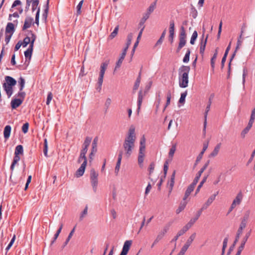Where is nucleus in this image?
<instances>
[{"instance_id": "nucleus-41", "label": "nucleus", "mask_w": 255, "mask_h": 255, "mask_svg": "<svg viewBox=\"0 0 255 255\" xmlns=\"http://www.w3.org/2000/svg\"><path fill=\"white\" fill-rule=\"evenodd\" d=\"M88 206H86V207H85V209H84L83 211L81 213L80 215V217H79V220L80 221H82L83 220V219L87 216V215L88 214Z\"/></svg>"}, {"instance_id": "nucleus-28", "label": "nucleus", "mask_w": 255, "mask_h": 255, "mask_svg": "<svg viewBox=\"0 0 255 255\" xmlns=\"http://www.w3.org/2000/svg\"><path fill=\"white\" fill-rule=\"evenodd\" d=\"M11 127L9 125L6 126L4 128L3 136L5 139L9 138L10 132H11Z\"/></svg>"}, {"instance_id": "nucleus-10", "label": "nucleus", "mask_w": 255, "mask_h": 255, "mask_svg": "<svg viewBox=\"0 0 255 255\" xmlns=\"http://www.w3.org/2000/svg\"><path fill=\"white\" fill-rule=\"evenodd\" d=\"M132 244V241L131 240H127L126 241L124 244L122 251L120 253L121 255H127L128 253V251L129 250L130 247Z\"/></svg>"}, {"instance_id": "nucleus-37", "label": "nucleus", "mask_w": 255, "mask_h": 255, "mask_svg": "<svg viewBox=\"0 0 255 255\" xmlns=\"http://www.w3.org/2000/svg\"><path fill=\"white\" fill-rule=\"evenodd\" d=\"M82 161H83V163H84L85 161L86 165H87V158L86 157V153L81 152L80 155L78 159V162L80 163L81 162H82Z\"/></svg>"}, {"instance_id": "nucleus-30", "label": "nucleus", "mask_w": 255, "mask_h": 255, "mask_svg": "<svg viewBox=\"0 0 255 255\" xmlns=\"http://www.w3.org/2000/svg\"><path fill=\"white\" fill-rule=\"evenodd\" d=\"M156 2L154 1L152 2L149 7L148 8L147 11L145 14H147L148 16H150V14L154 11L156 6Z\"/></svg>"}, {"instance_id": "nucleus-38", "label": "nucleus", "mask_w": 255, "mask_h": 255, "mask_svg": "<svg viewBox=\"0 0 255 255\" xmlns=\"http://www.w3.org/2000/svg\"><path fill=\"white\" fill-rule=\"evenodd\" d=\"M49 0H47L46 4L45 6L44 11L43 13L42 14V17H43V18L45 20L46 19L47 17V14H48V9H49Z\"/></svg>"}, {"instance_id": "nucleus-23", "label": "nucleus", "mask_w": 255, "mask_h": 255, "mask_svg": "<svg viewBox=\"0 0 255 255\" xmlns=\"http://www.w3.org/2000/svg\"><path fill=\"white\" fill-rule=\"evenodd\" d=\"M251 211L247 210L245 212L243 217L241 219V222L247 225L250 218Z\"/></svg>"}, {"instance_id": "nucleus-36", "label": "nucleus", "mask_w": 255, "mask_h": 255, "mask_svg": "<svg viewBox=\"0 0 255 255\" xmlns=\"http://www.w3.org/2000/svg\"><path fill=\"white\" fill-rule=\"evenodd\" d=\"M218 48H217L215 50V53L211 59V65L213 69L215 67V61L218 55Z\"/></svg>"}, {"instance_id": "nucleus-35", "label": "nucleus", "mask_w": 255, "mask_h": 255, "mask_svg": "<svg viewBox=\"0 0 255 255\" xmlns=\"http://www.w3.org/2000/svg\"><path fill=\"white\" fill-rule=\"evenodd\" d=\"M187 204V202L186 201H182L180 203L178 208L176 210V213L177 214H179L181 211H182L185 209V208L186 207V206Z\"/></svg>"}, {"instance_id": "nucleus-6", "label": "nucleus", "mask_w": 255, "mask_h": 255, "mask_svg": "<svg viewBox=\"0 0 255 255\" xmlns=\"http://www.w3.org/2000/svg\"><path fill=\"white\" fill-rule=\"evenodd\" d=\"M243 199V194L242 192H239L236 195L235 198L233 201L231 207L229 210V213L231 212L237 206L240 205Z\"/></svg>"}, {"instance_id": "nucleus-7", "label": "nucleus", "mask_w": 255, "mask_h": 255, "mask_svg": "<svg viewBox=\"0 0 255 255\" xmlns=\"http://www.w3.org/2000/svg\"><path fill=\"white\" fill-rule=\"evenodd\" d=\"M34 37L35 41L36 38V36L34 33H33L32 32H30L28 34V36H27L24 38L23 42H21L22 46L23 47H25L29 43H30V45Z\"/></svg>"}, {"instance_id": "nucleus-15", "label": "nucleus", "mask_w": 255, "mask_h": 255, "mask_svg": "<svg viewBox=\"0 0 255 255\" xmlns=\"http://www.w3.org/2000/svg\"><path fill=\"white\" fill-rule=\"evenodd\" d=\"M22 99L15 98L11 100L10 104L12 109H15L22 103Z\"/></svg>"}, {"instance_id": "nucleus-29", "label": "nucleus", "mask_w": 255, "mask_h": 255, "mask_svg": "<svg viewBox=\"0 0 255 255\" xmlns=\"http://www.w3.org/2000/svg\"><path fill=\"white\" fill-rule=\"evenodd\" d=\"M196 233H193L187 239L186 242L185 243V244L184 245L189 248L192 244L193 241L196 238Z\"/></svg>"}, {"instance_id": "nucleus-20", "label": "nucleus", "mask_w": 255, "mask_h": 255, "mask_svg": "<svg viewBox=\"0 0 255 255\" xmlns=\"http://www.w3.org/2000/svg\"><path fill=\"white\" fill-rule=\"evenodd\" d=\"M221 143H218L214 147L213 151L209 154V157L210 158L214 157L216 156L220 151L221 148Z\"/></svg>"}, {"instance_id": "nucleus-11", "label": "nucleus", "mask_w": 255, "mask_h": 255, "mask_svg": "<svg viewBox=\"0 0 255 255\" xmlns=\"http://www.w3.org/2000/svg\"><path fill=\"white\" fill-rule=\"evenodd\" d=\"M169 40L171 43L173 42V39L174 36V22L173 20L170 21L169 28Z\"/></svg>"}, {"instance_id": "nucleus-16", "label": "nucleus", "mask_w": 255, "mask_h": 255, "mask_svg": "<svg viewBox=\"0 0 255 255\" xmlns=\"http://www.w3.org/2000/svg\"><path fill=\"white\" fill-rule=\"evenodd\" d=\"M242 43H243V40L242 39V34H241L238 39V41H237L236 50H235V52L234 53V54H233V55L230 59V61H231L234 58V57L235 55V53H236V51L240 47V46L242 44ZM230 65H231V62H230L229 64V73L230 72Z\"/></svg>"}, {"instance_id": "nucleus-17", "label": "nucleus", "mask_w": 255, "mask_h": 255, "mask_svg": "<svg viewBox=\"0 0 255 255\" xmlns=\"http://www.w3.org/2000/svg\"><path fill=\"white\" fill-rule=\"evenodd\" d=\"M5 80L6 82L3 84L7 85L9 86L13 87L16 83V81L14 78L9 76H7L5 77Z\"/></svg>"}, {"instance_id": "nucleus-64", "label": "nucleus", "mask_w": 255, "mask_h": 255, "mask_svg": "<svg viewBox=\"0 0 255 255\" xmlns=\"http://www.w3.org/2000/svg\"><path fill=\"white\" fill-rule=\"evenodd\" d=\"M168 228H164L157 235L158 237L161 238V239L163 238V237L164 236V235L167 232Z\"/></svg>"}, {"instance_id": "nucleus-19", "label": "nucleus", "mask_w": 255, "mask_h": 255, "mask_svg": "<svg viewBox=\"0 0 255 255\" xmlns=\"http://www.w3.org/2000/svg\"><path fill=\"white\" fill-rule=\"evenodd\" d=\"M211 101H212V98H211V97H210L209 98V103H208V105L206 107V111L205 112V116H204L205 121H204V130H205V128H206V124H207V117L208 113L210 111V106H211V103H212Z\"/></svg>"}, {"instance_id": "nucleus-40", "label": "nucleus", "mask_w": 255, "mask_h": 255, "mask_svg": "<svg viewBox=\"0 0 255 255\" xmlns=\"http://www.w3.org/2000/svg\"><path fill=\"white\" fill-rule=\"evenodd\" d=\"M247 226V225L241 222L239 227L237 230V234L241 235L243 234V230L246 228Z\"/></svg>"}, {"instance_id": "nucleus-46", "label": "nucleus", "mask_w": 255, "mask_h": 255, "mask_svg": "<svg viewBox=\"0 0 255 255\" xmlns=\"http://www.w3.org/2000/svg\"><path fill=\"white\" fill-rule=\"evenodd\" d=\"M167 100H166V104H165V106L163 109V111L164 112L165 110V109L166 108V107L170 105V100H171V93L170 92H168L167 93Z\"/></svg>"}, {"instance_id": "nucleus-9", "label": "nucleus", "mask_w": 255, "mask_h": 255, "mask_svg": "<svg viewBox=\"0 0 255 255\" xmlns=\"http://www.w3.org/2000/svg\"><path fill=\"white\" fill-rule=\"evenodd\" d=\"M208 37V35H207L206 37L204 38V31L203 33L202 34V39H201L200 48V53L202 55L204 54V52L205 51Z\"/></svg>"}, {"instance_id": "nucleus-14", "label": "nucleus", "mask_w": 255, "mask_h": 255, "mask_svg": "<svg viewBox=\"0 0 255 255\" xmlns=\"http://www.w3.org/2000/svg\"><path fill=\"white\" fill-rule=\"evenodd\" d=\"M92 140V138L89 136L86 137L84 142L83 143V149L81 150V152L86 153L87 152L88 146H89Z\"/></svg>"}, {"instance_id": "nucleus-12", "label": "nucleus", "mask_w": 255, "mask_h": 255, "mask_svg": "<svg viewBox=\"0 0 255 255\" xmlns=\"http://www.w3.org/2000/svg\"><path fill=\"white\" fill-rule=\"evenodd\" d=\"M34 43V37L32 39L31 43L29 45L28 48L24 52V56L26 59L27 58H28L29 59H31L32 51H33V49Z\"/></svg>"}, {"instance_id": "nucleus-49", "label": "nucleus", "mask_w": 255, "mask_h": 255, "mask_svg": "<svg viewBox=\"0 0 255 255\" xmlns=\"http://www.w3.org/2000/svg\"><path fill=\"white\" fill-rule=\"evenodd\" d=\"M198 33L196 31H194L192 35L191 39H190V43L192 45L194 44L197 38Z\"/></svg>"}, {"instance_id": "nucleus-58", "label": "nucleus", "mask_w": 255, "mask_h": 255, "mask_svg": "<svg viewBox=\"0 0 255 255\" xmlns=\"http://www.w3.org/2000/svg\"><path fill=\"white\" fill-rule=\"evenodd\" d=\"M176 145H173L171 147V148L170 149L169 152V156L171 158H172L176 150Z\"/></svg>"}, {"instance_id": "nucleus-18", "label": "nucleus", "mask_w": 255, "mask_h": 255, "mask_svg": "<svg viewBox=\"0 0 255 255\" xmlns=\"http://www.w3.org/2000/svg\"><path fill=\"white\" fill-rule=\"evenodd\" d=\"M143 97H144V95H143V94L142 93V91L141 90L139 91V92L138 93V99H137V112L138 114L139 113V111L140 110V108H141V104H142V100H143Z\"/></svg>"}, {"instance_id": "nucleus-13", "label": "nucleus", "mask_w": 255, "mask_h": 255, "mask_svg": "<svg viewBox=\"0 0 255 255\" xmlns=\"http://www.w3.org/2000/svg\"><path fill=\"white\" fill-rule=\"evenodd\" d=\"M123 154H124L123 150H121L119 151V153L118 155V161H117L116 166L115 167V173L117 174L118 173L120 168V166H121V161H122V156H123Z\"/></svg>"}, {"instance_id": "nucleus-52", "label": "nucleus", "mask_w": 255, "mask_h": 255, "mask_svg": "<svg viewBox=\"0 0 255 255\" xmlns=\"http://www.w3.org/2000/svg\"><path fill=\"white\" fill-rule=\"evenodd\" d=\"M207 180V177H204L201 182L200 183L199 185L198 186L196 190L195 195H196L200 191L201 188L202 187L204 183L206 182Z\"/></svg>"}, {"instance_id": "nucleus-5", "label": "nucleus", "mask_w": 255, "mask_h": 255, "mask_svg": "<svg viewBox=\"0 0 255 255\" xmlns=\"http://www.w3.org/2000/svg\"><path fill=\"white\" fill-rule=\"evenodd\" d=\"M98 173L95 171L94 169H92L90 170V177L91 185L95 192H96L97 191L98 183Z\"/></svg>"}, {"instance_id": "nucleus-4", "label": "nucleus", "mask_w": 255, "mask_h": 255, "mask_svg": "<svg viewBox=\"0 0 255 255\" xmlns=\"http://www.w3.org/2000/svg\"><path fill=\"white\" fill-rule=\"evenodd\" d=\"M179 43L176 49V52H180L181 49L186 45V34L184 28L182 26L181 28L180 32L179 35Z\"/></svg>"}, {"instance_id": "nucleus-2", "label": "nucleus", "mask_w": 255, "mask_h": 255, "mask_svg": "<svg viewBox=\"0 0 255 255\" xmlns=\"http://www.w3.org/2000/svg\"><path fill=\"white\" fill-rule=\"evenodd\" d=\"M189 66L183 65L179 69V84L181 88H186L188 85Z\"/></svg>"}, {"instance_id": "nucleus-63", "label": "nucleus", "mask_w": 255, "mask_h": 255, "mask_svg": "<svg viewBox=\"0 0 255 255\" xmlns=\"http://www.w3.org/2000/svg\"><path fill=\"white\" fill-rule=\"evenodd\" d=\"M29 124L28 123H25L22 127V130L23 133H26L28 131Z\"/></svg>"}, {"instance_id": "nucleus-24", "label": "nucleus", "mask_w": 255, "mask_h": 255, "mask_svg": "<svg viewBox=\"0 0 255 255\" xmlns=\"http://www.w3.org/2000/svg\"><path fill=\"white\" fill-rule=\"evenodd\" d=\"M202 211H199L196 216L192 218L190 221L186 224L189 228H190L196 222L201 215Z\"/></svg>"}, {"instance_id": "nucleus-59", "label": "nucleus", "mask_w": 255, "mask_h": 255, "mask_svg": "<svg viewBox=\"0 0 255 255\" xmlns=\"http://www.w3.org/2000/svg\"><path fill=\"white\" fill-rule=\"evenodd\" d=\"M39 4L38 0H33L32 2V11H34L37 7Z\"/></svg>"}, {"instance_id": "nucleus-47", "label": "nucleus", "mask_w": 255, "mask_h": 255, "mask_svg": "<svg viewBox=\"0 0 255 255\" xmlns=\"http://www.w3.org/2000/svg\"><path fill=\"white\" fill-rule=\"evenodd\" d=\"M190 50L189 49H187L186 51V53L183 58V61L184 63H187L189 61V57L190 55Z\"/></svg>"}, {"instance_id": "nucleus-48", "label": "nucleus", "mask_w": 255, "mask_h": 255, "mask_svg": "<svg viewBox=\"0 0 255 255\" xmlns=\"http://www.w3.org/2000/svg\"><path fill=\"white\" fill-rule=\"evenodd\" d=\"M189 229V227L186 225L185 226L183 227V228L181 230H180L177 233V234L178 235V236H181L184 234H185Z\"/></svg>"}, {"instance_id": "nucleus-34", "label": "nucleus", "mask_w": 255, "mask_h": 255, "mask_svg": "<svg viewBox=\"0 0 255 255\" xmlns=\"http://www.w3.org/2000/svg\"><path fill=\"white\" fill-rule=\"evenodd\" d=\"M20 158L19 155L14 154L13 161L10 166V169L11 171L13 170L15 164L20 160Z\"/></svg>"}, {"instance_id": "nucleus-1", "label": "nucleus", "mask_w": 255, "mask_h": 255, "mask_svg": "<svg viewBox=\"0 0 255 255\" xmlns=\"http://www.w3.org/2000/svg\"><path fill=\"white\" fill-rule=\"evenodd\" d=\"M135 139V127L133 126H131L123 143L124 154L127 158H128L132 153Z\"/></svg>"}, {"instance_id": "nucleus-27", "label": "nucleus", "mask_w": 255, "mask_h": 255, "mask_svg": "<svg viewBox=\"0 0 255 255\" xmlns=\"http://www.w3.org/2000/svg\"><path fill=\"white\" fill-rule=\"evenodd\" d=\"M14 31V24L11 22L8 23L5 28V33H10V34H12Z\"/></svg>"}, {"instance_id": "nucleus-45", "label": "nucleus", "mask_w": 255, "mask_h": 255, "mask_svg": "<svg viewBox=\"0 0 255 255\" xmlns=\"http://www.w3.org/2000/svg\"><path fill=\"white\" fill-rule=\"evenodd\" d=\"M149 16H148L147 14H144L143 15L142 18H141L139 23V26L140 27H142V26H144V23L145 22V21L149 18Z\"/></svg>"}, {"instance_id": "nucleus-42", "label": "nucleus", "mask_w": 255, "mask_h": 255, "mask_svg": "<svg viewBox=\"0 0 255 255\" xmlns=\"http://www.w3.org/2000/svg\"><path fill=\"white\" fill-rule=\"evenodd\" d=\"M98 137H96L92 142V149L91 150L93 151V152H97V142H98Z\"/></svg>"}, {"instance_id": "nucleus-33", "label": "nucleus", "mask_w": 255, "mask_h": 255, "mask_svg": "<svg viewBox=\"0 0 255 255\" xmlns=\"http://www.w3.org/2000/svg\"><path fill=\"white\" fill-rule=\"evenodd\" d=\"M175 173H176V171L175 170H174L171 176V178H170V181H168V186L169 187H170V188H173V186H174V180H175Z\"/></svg>"}, {"instance_id": "nucleus-57", "label": "nucleus", "mask_w": 255, "mask_h": 255, "mask_svg": "<svg viewBox=\"0 0 255 255\" xmlns=\"http://www.w3.org/2000/svg\"><path fill=\"white\" fill-rule=\"evenodd\" d=\"M25 96V93L23 92L22 91H20L18 93L15 95V97L18 98V99H22V101Z\"/></svg>"}, {"instance_id": "nucleus-62", "label": "nucleus", "mask_w": 255, "mask_h": 255, "mask_svg": "<svg viewBox=\"0 0 255 255\" xmlns=\"http://www.w3.org/2000/svg\"><path fill=\"white\" fill-rule=\"evenodd\" d=\"M194 187L190 185L186 189L185 193L189 196L190 193L194 190Z\"/></svg>"}, {"instance_id": "nucleus-43", "label": "nucleus", "mask_w": 255, "mask_h": 255, "mask_svg": "<svg viewBox=\"0 0 255 255\" xmlns=\"http://www.w3.org/2000/svg\"><path fill=\"white\" fill-rule=\"evenodd\" d=\"M140 82V74H139L138 77H137V78L136 80V81L134 83V86L133 88V92H135L136 91V90L138 88V87L139 86Z\"/></svg>"}, {"instance_id": "nucleus-3", "label": "nucleus", "mask_w": 255, "mask_h": 255, "mask_svg": "<svg viewBox=\"0 0 255 255\" xmlns=\"http://www.w3.org/2000/svg\"><path fill=\"white\" fill-rule=\"evenodd\" d=\"M109 64V61H106L104 63H102L100 66V75L98 78V84L99 85L97 89L100 92L101 90L102 85L103 82V78L105 74V71L108 67Z\"/></svg>"}, {"instance_id": "nucleus-50", "label": "nucleus", "mask_w": 255, "mask_h": 255, "mask_svg": "<svg viewBox=\"0 0 255 255\" xmlns=\"http://www.w3.org/2000/svg\"><path fill=\"white\" fill-rule=\"evenodd\" d=\"M166 33V29H165L163 31L162 33L161 34V35L160 38L157 40V42L156 43V45H155L156 46L158 45V44H161L162 43L163 40V39L165 37Z\"/></svg>"}, {"instance_id": "nucleus-54", "label": "nucleus", "mask_w": 255, "mask_h": 255, "mask_svg": "<svg viewBox=\"0 0 255 255\" xmlns=\"http://www.w3.org/2000/svg\"><path fill=\"white\" fill-rule=\"evenodd\" d=\"M84 2V0H81L76 7L77 9V14L80 15L81 13V7Z\"/></svg>"}, {"instance_id": "nucleus-32", "label": "nucleus", "mask_w": 255, "mask_h": 255, "mask_svg": "<svg viewBox=\"0 0 255 255\" xmlns=\"http://www.w3.org/2000/svg\"><path fill=\"white\" fill-rule=\"evenodd\" d=\"M127 52L123 50V52L121 54V57L118 62H117L116 66V69L117 68H119L121 66L123 60L124 59L125 56L126 55Z\"/></svg>"}, {"instance_id": "nucleus-39", "label": "nucleus", "mask_w": 255, "mask_h": 255, "mask_svg": "<svg viewBox=\"0 0 255 255\" xmlns=\"http://www.w3.org/2000/svg\"><path fill=\"white\" fill-rule=\"evenodd\" d=\"M23 146L21 145H18L16 146L14 154L16 155H20V154H23Z\"/></svg>"}, {"instance_id": "nucleus-44", "label": "nucleus", "mask_w": 255, "mask_h": 255, "mask_svg": "<svg viewBox=\"0 0 255 255\" xmlns=\"http://www.w3.org/2000/svg\"><path fill=\"white\" fill-rule=\"evenodd\" d=\"M145 154H138V163L140 167H143V162Z\"/></svg>"}, {"instance_id": "nucleus-8", "label": "nucleus", "mask_w": 255, "mask_h": 255, "mask_svg": "<svg viewBox=\"0 0 255 255\" xmlns=\"http://www.w3.org/2000/svg\"><path fill=\"white\" fill-rule=\"evenodd\" d=\"M219 191H217L214 194L212 195L207 200V201L203 204L201 210L206 209L215 200L216 197L218 195Z\"/></svg>"}, {"instance_id": "nucleus-51", "label": "nucleus", "mask_w": 255, "mask_h": 255, "mask_svg": "<svg viewBox=\"0 0 255 255\" xmlns=\"http://www.w3.org/2000/svg\"><path fill=\"white\" fill-rule=\"evenodd\" d=\"M187 95V92L185 91V92L182 93L181 94L180 98L179 100V103L181 104H184L185 101V98Z\"/></svg>"}, {"instance_id": "nucleus-26", "label": "nucleus", "mask_w": 255, "mask_h": 255, "mask_svg": "<svg viewBox=\"0 0 255 255\" xmlns=\"http://www.w3.org/2000/svg\"><path fill=\"white\" fill-rule=\"evenodd\" d=\"M208 147V142L204 143L202 150L197 156L196 162H198L201 159L203 155V154L204 153L205 151L207 150Z\"/></svg>"}, {"instance_id": "nucleus-61", "label": "nucleus", "mask_w": 255, "mask_h": 255, "mask_svg": "<svg viewBox=\"0 0 255 255\" xmlns=\"http://www.w3.org/2000/svg\"><path fill=\"white\" fill-rule=\"evenodd\" d=\"M53 98V95L51 92H49L46 100V105H49Z\"/></svg>"}, {"instance_id": "nucleus-25", "label": "nucleus", "mask_w": 255, "mask_h": 255, "mask_svg": "<svg viewBox=\"0 0 255 255\" xmlns=\"http://www.w3.org/2000/svg\"><path fill=\"white\" fill-rule=\"evenodd\" d=\"M33 20V19L31 17H27L25 18L24 21V23L23 25V26L22 27L23 30H25L29 27H30L32 21Z\"/></svg>"}, {"instance_id": "nucleus-56", "label": "nucleus", "mask_w": 255, "mask_h": 255, "mask_svg": "<svg viewBox=\"0 0 255 255\" xmlns=\"http://www.w3.org/2000/svg\"><path fill=\"white\" fill-rule=\"evenodd\" d=\"M119 30V25H117L115 28L114 31L111 33L110 35V38L111 39L114 38L118 34V32Z\"/></svg>"}, {"instance_id": "nucleus-55", "label": "nucleus", "mask_w": 255, "mask_h": 255, "mask_svg": "<svg viewBox=\"0 0 255 255\" xmlns=\"http://www.w3.org/2000/svg\"><path fill=\"white\" fill-rule=\"evenodd\" d=\"M19 85L20 86L19 90L20 91H22L24 88L25 85V80L22 77H20L19 78V80L18 81Z\"/></svg>"}, {"instance_id": "nucleus-31", "label": "nucleus", "mask_w": 255, "mask_h": 255, "mask_svg": "<svg viewBox=\"0 0 255 255\" xmlns=\"http://www.w3.org/2000/svg\"><path fill=\"white\" fill-rule=\"evenodd\" d=\"M133 38V34L131 33H130L128 34L127 36V46L124 49V51H127L129 45L131 44V40Z\"/></svg>"}, {"instance_id": "nucleus-22", "label": "nucleus", "mask_w": 255, "mask_h": 255, "mask_svg": "<svg viewBox=\"0 0 255 255\" xmlns=\"http://www.w3.org/2000/svg\"><path fill=\"white\" fill-rule=\"evenodd\" d=\"M4 90L5 91L8 98H9L13 94V88L12 86L3 84Z\"/></svg>"}, {"instance_id": "nucleus-53", "label": "nucleus", "mask_w": 255, "mask_h": 255, "mask_svg": "<svg viewBox=\"0 0 255 255\" xmlns=\"http://www.w3.org/2000/svg\"><path fill=\"white\" fill-rule=\"evenodd\" d=\"M251 231H249V232L247 233L245 235V236L244 237V238H243L242 240V242H241V243L242 244H244L245 245L246 242H247L249 238L251 236Z\"/></svg>"}, {"instance_id": "nucleus-60", "label": "nucleus", "mask_w": 255, "mask_h": 255, "mask_svg": "<svg viewBox=\"0 0 255 255\" xmlns=\"http://www.w3.org/2000/svg\"><path fill=\"white\" fill-rule=\"evenodd\" d=\"M189 248L184 245L178 255H184Z\"/></svg>"}, {"instance_id": "nucleus-21", "label": "nucleus", "mask_w": 255, "mask_h": 255, "mask_svg": "<svg viewBox=\"0 0 255 255\" xmlns=\"http://www.w3.org/2000/svg\"><path fill=\"white\" fill-rule=\"evenodd\" d=\"M86 165H86L85 162L82 163L81 166L79 168L76 172V175L77 177H79L83 175Z\"/></svg>"}]
</instances>
